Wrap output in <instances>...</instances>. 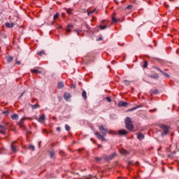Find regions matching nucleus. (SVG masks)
<instances>
[{
	"mask_svg": "<svg viewBox=\"0 0 179 179\" xmlns=\"http://www.w3.org/2000/svg\"><path fill=\"white\" fill-rule=\"evenodd\" d=\"M99 129L101 134L99 131H94V134L96 136L97 139L104 142V141H106V138L104 136H107V134H108V129H106L103 125H101L99 126Z\"/></svg>",
	"mask_w": 179,
	"mask_h": 179,
	"instance_id": "f257e3e1",
	"label": "nucleus"
},
{
	"mask_svg": "<svg viewBox=\"0 0 179 179\" xmlns=\"http://www.w3.org/2000/svg\"><path fill=\"white\" fill-rule=\"evenodd\" d=\"M159 128H161L162 132L161 134V136L164 137L167 136L169 135V133L170 132V129H171V127L170 126L165 124H159Z\"/></svg>",
	"mask_w": 179,
	"mask_h": 179,
	"instance_id": "f03ea898",
	"label": "nucleus"
},
{
	"mask_svg": "<svg viewBox=\"0 0 179 179\" xmlns=\"http://www.w3.org/2000/svg\"><path fill=\"white\" fill-rule=\"evenodd\" d=\"M124 124L129 131H132L134 129V124H132V120L129 117H127L124 120Z\"/></svg>",
	"mask_w": 179,
	"mask_h": 179,
	"instance_id": "7ed1b4c3",
	"label": "nucleus"
},
{
	"mask_svg": "<svg viewBox=\"0 0 179 179\" xmlns=\"http://www.w3.org/2000/svg\"><path fill=\"white\" fill-rule=\"evenodd\" d=\"M116 156H117V153L113 152L109 156L104 155L103 159H105V160H106L107 162H110V160H113V159H114Z\"/></svg>",
	"mask_w": 179,
	"mask_h": 179,
	"instance_id": "20e7f679",
	"label": "nucleus"
},
{
	"mask_svg": "<svg viewBox=\"0 0 179 179\" xmlns=\"http://www.w3.org/2000/svg\"><path fill=\"white\" fill-rule=\"evenodd\" d=\"M128 106H129V103H127V102H125L124 101H121L118 103V106L119 107H127Z\"/></svg>",
	"mask_w": 179,
	"mask_h": 179,
	"instance_id": "39448f33",
	"label": "nucleus"
},
{
	"mask_svg": "<svg viewBox=\"0 0 179 179\" xmlns=\"http://www.w3.org/2000/svg\"><path fill=\"white\" fill-rule=\"evenodd\" d=\"M127 134H128V131H127L125 129H121L118 131V135H120V136H125Z\"/></svg>",
	"mask_w": 179,
	"mask_h": 179,
	"instance_id": "423d86ee",
	"label": "nucleus"
},
{
	"mask_svg": "<svg viewBox=\"0 0 179 179\" xmlns=\"http://www.w3.org/2000/svg\"><path fill=\"white\" fill-rule=\"evenodd\" d=\"M38 121L39 122H44L45 121V115L42 114L39 115V117L38 118Z\"/></svg>",
	"mask_w": 179,
	"mask_h": 179,
	"instance_id": "0eeeda50",
	"label": "nucleus"
},
{
	"mask_svg": "<svg viewBox=\"0 0 179 179\" xmlns=\"http://www.w3.org/2000/svg\"><path fill=\"white\" fill-rule=\"evenodd\" d=\"M156 69L157 71H159V72H161V73H162V75H164V76H166V78H170V75H169V73L162 71V69H160L159 67H157Z\"/></svg>",
	"mask_w": 179,
	"mask_h": 179,
	"instance_id": "6e6552de",
	"label": "nucleus"
},
{
	"mask_svg": "<svg viewBox=\"0 0 179 179\" xmlns=\"http://www.w3.org/2000/svg\"><path fill=\"white\" fill-rule=\"evenodd\" d=\"M40 67H37L34 69H31V73H41V71L39 70Z\"/></svg>",
	"mask_w": 179,
	"mask_h": 179,
	"instance_id": "1a4fd4ad",
	"label": "nucleus"
},
{
	"mask_svg": "<svg viewBox=\"0 0 179 179\" xmlns=\"http://www.w3.org/2000/svg\"><path fill=\"white\" fill-rule=\"evenodd\" d=\"M64 99L68 101L71 99V94L69 92H66L64 94Z\"/></svg>",
	"mask_w": 179,
	"mask_h": 179,
	"instance_id": "9d476101",
	"label": "nucleus"
},
{
	"mask_svg": "<svg viewBox=\"0 0 179 179\" xmlns=\"http://www.w3.org/2000/svg\"><path fill=\"white\" fill-rule=\"evenodd\" d=\"M120 153H121V155H123L124 156H127V155H129V152H128V151H127L125 149L120 150Z\"/></svg>",
	"mask_w": 179,
	"mask_h": 179,
	"instance_id": "9b49d317",
	"label": "nucleus"
},
{
	"mask_svg": "<svg viewBox=\"0 0 179 179\" xmlns=\"http://www.w3.org/2000/svg\"><path fill=\"white\" fill-rule=\"evenodd\" d=\"M137 139H138L139 141H142V139H145V135H143V134L142 133L138 134L137 136Z\"/></svg>",
	"mask_w": 179,
	"mask_h": 179,
	"instance_id": "f8f14e48",
	"label": "nucleus"
},
{
	"mask_svg": "<svg viewBox=\"0 0 179 179\" xmlns=\"http://www.w3.org/2000/svg\"><path fill=\"white\" fill-rule=\"evenodd\" d=\"M12 120L17 121L19 120V115L15 113L11 116Z\"/></svg>",
	"mask_w": 179,
	"mask_h": 179,
	"instance_id": "ddd939ff",
	"label": "nucleus"
},
{
	"mask_svg": "<svg viewBox=\"0 0 179 179\" xmlns=\"http://www.w3.org/2000/svg\"><path fill=\"white\" fill-rule=\"evenodd\" d=\"M23 124H24V117H22L18 122L17 124L20 127H23Z\"/></svg>",
	"mask_w": 179,
	"mask_h": 179,
	"instance_id": "4468645a",
	"label": "nucleus"
},
{
	"mask_svg": "<svg viewBox=\"0 0 179 179\" xmlns=\"http://www.w3.org/2000/svg\"><path fill=\"white\" fill-rule=\"evenodd\" d=\"M5 26H6V27H8V28L13 27L15 26V23H13V22H11V23L6 22Z\"/></svg>",
	"mask_w": 179,
	"mask_h": 179,
	"instance_id": "2eb2a0df",
	"label": "nucleus"
},
{
	"mask_svg": "<svg viewBox=\"0 0 179 179\" xmlns=\"http://www.w3.org/2000/svg\"><path fill=\"white\" fill-rule=\"evenodd\" d=\"M6 59L7 62L10 63V62L13 61V57H12V56H6Z\"/></svg>",
	"mask_w": 179,
	"mask_h": 179,
	"instance_id": "dca6fc26",
	"label": "nucleus"
},
{
	"mask_svg": "<svg viewBox=\"0 0 179 179\" xmlns=\"http://www.w3.org/2000/svg\"><path fill=\"white\" fill-rule=\"evenodd\" d=\"M10 148H11V150H12L14 153H16V152H17V149L16 148V146L13 145V143H11Z\"/></svg>",
	"mask_w": 179,
	"mask_h": 179,
	"instance_id": "f3484780",
	"label": "nucleus"
},
{
	"mask_svg": "<svg viewBox=\"0 0 179 179\" xmlns=\"http://www.w3.org/2000/svg\"><path fill=\"white\" fill-rule=\"evenodd\" d=\"M50 159H54V157H55V152L54 150L50 151Z\"/></svg>",
	"mask_w": 179,
	"mask_h": 179,
	"instance_id": "a211bd4d",
	"label": "nucleus"
},
{
	"mask_svg": "<svg viewBox=\"0 0 179 179\" xmlns=\"http://www.w3.org/2000/svg\"><path fill=\"white\" fill-rule=\"evenodd\" d=\"M82 97L83 98L84 100H86L87 99V95L86 94V91H83L82 92Z\"/></svg>",
	"mask_w": 179,
	"mask_h": 179,
	"instance_id": "6ab92c4d",
	"label": "nucleus"
},
{
	"mask_svg": "<svg viewBox=\"0 0 179 179\" xmlns=\"http://www.w3.org/2000/svg\"><path fill=\"white\" fill-rule=\"evenodd\" d=\"M115 15H117L115 13H113V17L112 18L113 22H114V23H117V22H118L120 20H117V18H115Z\"/></svg>",
	"mask_w": 179,
	"mask_h": 179,
	"instance_id": "aec40b11",
	"label": "nucleus"
},
{
	"mask_svg": "<svg viewBox=\"0 0 179 179\" xmlns=\"http://www.w3.org/2000/svg\"><path fill=\"white\" fill-rule=\"evenodd\" d=\"M37 55H38L39 57H43V55H45V51L41 50V51L38 52L37 53Z\"/></svg>",
	"mask_w": 179,
	"mask_h": 179,
	"instance_id": "412c9836",
	"label": "nucleus"
},
{
	"mask_svg": "<svg viewBox=\"0 0 179 179\" xmlns=\"http://www.w3.org/2000/svg\"><path fill=\"white\" fill-rule=\"evenodd\" d=\"M64 85L63 82H60L58 83L57 85V87L58 89H62V87H64Z\"/></svg>",
	"mask_w": 179,
	"mask_h": 179,
	"instance_id": "4be33fe9",
	"label": "nucleus"
},
{
	"mask_svg": "<svg viewBox=\"0 0 179 179\" xmlns=\"http://www.w3.org/2000/svg\"><path fill=\"white\" fill-rule=\"evenodd\" d=\"M31 107L32 110H35V108H40V105L36 103V104H34V105H31Z\"/></svg>",
	"mask_w": 179,
	"mask_h": 179,
	"instance_id": "5701e85b",
	"label": "nucleus"
},
{
	"mask_svg": "<svg viewBox=\"0 0 179 179\" xmlns=\"http://www.w3.org/2000/svg\"><path fill=\"white\" fill-rule=\"evenodd\" d=\"M150 78H152V79H159V75L154 74V75L150 76Z\"/></svg>",
	"mask_w": 179,
	"mask_h": 179,
	"instance_id": "b1692460",
	"label": "nucleus"
},
{
	"mask_svg": "<svg viewBox=\"0 0 179 179\" xmlns=\"http://www.w3.org/2000/svg\"><path fill=\"white\" fill-rule=\"evenodd\" d=\"M66 10L68 15H72V8H66Z\"/></svg>",
	"mask_w": 179,
	"mask_h": 179,
	"instance_id": "393cba45",
	"label": "nucleus"
},
{
	"mask_svg": "<svg viewBox=\"0 0 179 179\" xmlns=\"http://www.w3.org/2000/svg\"><path fill=\"white\" fill-rule=\"evenodd\" d=\"M157 93H159V90H151V95L152 94H157Z\"/></svg>",
	"mask_w": 179,
	"mask_h": 179,
	"instance_id": "a878e982",
	"label": "nucleus"
},
{
	"mask_svg": "<svg viewBox=\"0 0 179 179\" xmlns=\"http://www.w3.org/2000/svg\"><path fill=\"white\" fill-rule=\"evenodd\" d=\"M59 17V13H56L55 14V15L53 16L54 20H56V19H57V17Z\"/></svg>",
	"mask_w": 179,
	"mask_h": 179,
	"instance_id": "bb28decb",
	"label": "nucleus"
},
{
	"mask_svg": "<svg viewBox=\"0 0 179 179\" xmlns=\"http://www.w3.org/2000/svg\"><path fill=\"white\" fill-rule=\"evenodd\" d=\"M138 108H141V106H136V107H134V108H131V109L129 110V111H134V110H136V109H138Z\"/></svg>",
	"mask_w": 179,
	"mask_h": 179,
	"instance_id": "cd10ccee",
	"label": "nucleus"
},
{
	"mask_svg": "<svg viewBox=\"0 0 179 179\" xmlns=\"http://www.w3.org/2000/svg\"><path fill=\"white\" fill-rule=\"evenodd\" d=\"M28 149L29 150H32V152H34V149H35L34 145H29Z\"/></svg>",
	"mask_w": 179,
	"mask_h": 179,
	"instance_id": "c85d7f7f",
	"label": "nucleus"
},
{
	"mask_svg": "<svg viewBox=\"0 0 179 179\" xmlns=\"http://www.w3.org/2000/svg\"><path fill=\"white\" fill-rule=\"evenodd\" d=\"M65 129H66V131H71V127H69V125L66 124L65 125Z\"/></svg>",
	"mask_w": 179,
	"mask_h": 179,
	"instance_id": "c756f323",
	"label": "nucleus"
},
{
	"mask_svg": "<svg viewBox=\"0 0 179 179\" xmlns=\"http://www.w3.org/2000/svg\"><path fill=\"white\" fill-rule=\"evenodd\" d=\"M99 29H101V30H105V29H107V26L106 25H105V26L101 25V26H99Z\"/></svg>",
	"mask_w": 179,
	"mask_h": 179,
	"instance_id": "7c9ffc66",
	"label": "nucleus"
},
{
	"mask_svg": "<svg viewBox=\"0 0 179 179\" xmlns=\"http://www.w3.org/2000/svg\"><path fill=\"white\" fill-rule=\"evenodd\" d=\"M95 12H96V9H94L93 10L89 11L87 13V15L89 16L90 15H92V13H94Z\"/></svg>",
	"mask_w": 179,
	"mask_h": 179,
	"instance_id": "2f4dec72",
	"label": "nucleus"
},
{
	"mask_svg": "<svg viewBox=\"0 0 179 179\" xmlns=\"http://www.w3.org/2000/svg\"><path fill=\"white\" fill-rule=\"evenodd\" d=\"M143 68H148V61L144 62V64L143 65Z\"/></svg>",
	"mask_w": 179,
	"mask_h": 179,
	"instance_id": "473e14b6",
	"label": "nucleus"
},
{
	"mask_svg": "<svg viewBox=\"0 0 179 179\" xmlns=\"http://www.w3.org/2000/svg\"><path fill=\"white\" fill-rule=\"evenodd\" d=\"M67 27H68L69 29H73L74 26H73V24H69L67 25Z\"/></svg>",
	"mask_w": 179,
	"mask_h": 179,
	"instance_id": "72a5a7b5",
	"label": "nucleus"
},
{
	"mask_svg": "<svg viewBox=\"0 0 179 179\" xmlns=\"http://www.w3.org/2000/svg\"><path fill=\"white\" fill-rule=\"evenodd\" d=\"M127 163H128V164L130 165V166H132V165L135 164L134 163V161H128Z\"/></svg>",
	"mask_w": 179,
	"mask_h": 179,
	"instance_id": "f704fd0d",
	"label": "nucleus"
},
{
	"mask_svg": "<svg viewBox=\"0 0 179 179\" xmlns=\"http://www.w3.org/2000/svg\"><path fill=\"white\" fill-rule=\"evenodd\" d=\"M106 101H107V102L108 103H111V98H110V97H106Z\"/></svg>",
	"mask_w": 179,
	"mask_h": 179,
	"instance_id": "c9c22d12",
	"label": "nucleus"
},
{
	"mask_svg": "<svg viewBox=\"0 0 179 179\" xmlns=\"http://www.w3.org/2000/svg\"><path fill=\"white\" fill-rule=\"evenodd\" d=\"M2 114H6L8 115V114H9V110H5L2 112Z\"/></svg>",
	"mask_w": 179,
	"mask_h": 179,
	"instance_id": "e433bc0d",
	"label": "nucleus"
},
{
	"mask_svg": "<svg viewBox=\"0 0 179 179\" xmlns=\"http://www.w3.org/2000/svg\"><path fill=\"white\" fill-rule=\"evenodd\" d=\"M124 82L125 85H128L131 83V81H128V80H124Z\"/></svg>",
	"mask_w": 179,
	"mask_h": 179,
	"instance_id": "4c0bfd02",
	"label": "nucleus"
},
{
	"mask_svg": "<svg viewBox=\"0 0 179 179\" xmlns=\"http://www.w3.org/2000/svg\"><path fill=\"white\" fill-rule=\"evenodd\" d=\"M66 31H67V33H71V29L67 27V29H66Z\"/></svg>",
	"mask_w": 179,
	"mask_h": 179,
	"instance_id": "58836bf2",
	"label": "nucleus"
},
{
	"mask_svg": "<svg viewBox=\"0 0 179 179\" xmlns=\"http://www.w3.org/2000/svg\"><path fill=\"white\" fill-rule=\"evenodd\" d=\"M95 160L96 162H100V160H101V158H100V157H95Z\"/></svg>",
	"mask_w": 179,
	"mask_h": 179,
	"instance_id": "ea45409f",
	"label": "nucleus"
},
{
	"mask_svg": "<svg viewBox=\"0 0 179 179\" xmlns=\"http://www.w3.org/2000/svg\"><path fill=\"white\" fill-rule=\"evenodd\" d=\"M101 40H103V37L99 36L96 41H101Z\"/></svg>",
	"mask_w": 179,
	"mask_h": 179,
	"instance_id": "a19ab883",
	"label": "nucleus"
},
{
	"mask_svg": "<svg viewBox=\"0 0 179 179\" xmlns=\"http://www.w3.org/2000/svg\"><path fill=\"white\" fill-rule=\"evenodd\" d=\"M3 148H0V155H3Z\"/></svg>",
	"mask_w": 179,
	"mask_h": 179,
	"instance_id": "79ce46f5",
	"label": "nucleus"
},
{
	"mask_svg": "<svg viewBox=\"0 0 179 179\" xmlns=\"http://www.w3.org/2000/svg\"><path fill=\"white\" fill-rule=\"evenodd\" d=\"M127 9H132V5H129V6L127 7Z\"/></svg>",
	"mask_w": 179,
	"mask_h": 179,
	"instance_id": "37998d69",
	"label": "nucleus"
},
{
	"mask_svg": "<svg viewBox=\"0 0 179 179\" xmlns=\"http://www.w3.org/2000/svg\"><path fill=\"white\" fill-rule=\"evenodd\" d=\"M15 64L16 65H20V61H15Z\"/></svg>",
	"mask_w": 179,
	"mask_h": 179,
	"instance_id": "c03bdc74",
	"label": "nucleus"
},
{
	"mask_svg": "<svg viewBox=\"0 0 179 179\" xmlns=\"http://www.w3.org/2000/svg\"><path fill=\"white\" fill-rule=\"evenodd\" d=\"M0 128H1V129H6V127H5L4 126H2V125H1V124H0Z\"/></svg>",
	"mask_w": 179,
	"mask_h": 179,
	"instance_id": "a18cd8bd",
	"label": "nucleus"
},
{
	"mask_svg": "<svg viewBox=\"0 0 179 179\" xmlns=\"http://www.w3.org/2000/svg\"><path fill=\"white\" fill-rule=\"evenodd\" d=\"M57 131L61 132V127H57Z\"/></svg>",
	"mask_w": 179,
	"mask_h": 179,
	"instance_id": "49530a36",
	"label": "nucleus"
},
{
	"mask_svg": "<svg viewBox=\"0 0 179 179\" xmlns=\"http://www.w3.org/2000/svg\"><path fill=\"white\" fill-rule=\"evenodd\" d=\"M23 94H24V92H23L21 95L20 96L19 99H22L23 97Z\"/></svg>",
	"mask_w": 179,
	"mask_h": 179,
	"instance_id": "de8ad7c7",
	"label": "nucleus"
},
{
	"mask_svg": "<svg viewBox=\"0 0 179 179\" xmlns=\"http://www.w3.org/2000/svg\"><path fill=\"white\" fill-rule=\"evenodd\" d=\"M85 179H92V176L90 175L88 177L85 178Z\"/></svg>",
	"mask_w": 179,
	"mask_h": 179,
	"instance_id": "09e8293b",
	"label": "nucleus"
},
{
	"mask_svg": "<svg viewBox=\"0 0 179 179\" xmlns=\"http://www.w3.org/2000/svg\"><path fill=\"white\" fill-rule=\"evenodd\" d=\"M85 27L87 29V30H89V29H90V27L89 25H87V24H85Z\"/></svg>",
	"mask_w": 179,
	"mask_h": 179,
	"instance_id": "8fccbe9b",
	"label": "nucleus"
},
{
	"mask_svg": "<svg viewBox=\"0 0 179 179\" xmlns=\"http://www.w3.org/2000/svg\"><path fill=\"white\" fill-rule=\"evenodd\" d=\"M41 145V141H38V148H40Z\"/></svg>",
	"mask_w": 179,
	"mask_h": 179,
	"instance_id": "3c124183",
	"label": "nucleus"
},
{
	"mask_svg": "<svg viewBox=\"0 0 179 179\" xmlns=\"http://www.w3.org/2000/svg\"><path fill=\"white\" fill-rule=\"evenodd\" d=\"M75 31H76V33H78V34H79V33H80L79 30H78V29H76Z\"/></svg>",
	"mask_w": 179,
	"mask_h": 179,
	"instance_id": "603ef678",
	"label": "nucleus"
},
{
	"mask_svg": "<svg viewBox=\"0 0 179 179\" xmlns=\"http://www.w3.org/2000/svg\"><path fill=\"white\" fill-rule=\"evenodd\" d=\"M109 134H114V131L110 130V131H109Z\"/></svg>",
	"mask_w": 179,
	"mask_h": 179,
	"instance_id": "864d4df0",
	"label": "nucleus"
},
{
	"mask_svg": "<svg viewBox=\"0 0 179 179\" xmlns=\"http://www.w3.org/2000/svg\"><path fill=\"white\" fill-rule=\"evenodd\" d=\"M0 134H5V132L2 130H0Z\"/></svg>",
	"mask_w": 179,
	"mask_h": 179,
	"instance_id": "5fc2aeb1",
	"label": "nucleus"
},
{
	"mask_svg": "<svg viewBox=\"0 0 179 179\" xmlns=\"http://www.w3.org/2000/svg\"><path fill=\"white\" fill-rule=\"evenodd\" d=\"M114 1L115 2V3H117V5H118V1L117 0H114Z\"/></svg>",
	"mask_w": 179,
	"mask_h": 179,
	"instance_id": "6e6d98bb",
	"label": "nucleus"
},
{
	"mask_svg": "<svg viewBox=\"0 0 179 179\" xmlns=\"http://www.w3.org/2000/svg\"><path fill=\"white\" fill-rule=\"evenodd\" d=\"M176 151H173V152H172V155H176Z\"/></svg>",
	"mask_w": 179,
	"mask_h": 179,
	"instance_id": "4d7b16f0",
	"label": "nucleus"
},
{
	"mask_svg": "<svg viewBox=\"0 0 179 179\" xmlns=\"http://www.w3.org/2000/svg\"><path fill=\"white\" fill-rule=\"evenodd\" d=\"M98 148H101V145H98Z\"/></svg>",
	"mask_w": 179,
	"mask_h": 179,
	"instance_id": "13d9d810",
	"label": "nucleus"
},
{
	"mask_svg": "<svg viewBox=\"0 0 179 179\" xmlns=\"http://www.w3.org/2000/svg\"><path fill=\"white\" fill-rule=\"evenodd\" d=\"M91 141H93V138H91Z\"/></svg>",
	"mask_w": 179,
	"mask_h": 179,
	"instance_id": "bf43d9fd",
	"label": "nucleus"
},
{
	"mask_svg": "<svg viewBox=\"0 0 179 179\" xmlns=\"http://www.w3.org/2000/svg\"><path fill=\"white\" fill-rule=\"evenodd\" d=\"M169 157H171V155H169Z\"/></svg>",
	"mask_w": 179,
	"mask_h": 179,
	"instance_id": "052dcab7",
	"label": "nucleus"
},
{
	"mask_svg": "<svg viewBox=\"0 0 179 179\" xmlns=\"http://www.w3.org/2000/svg\"><path fill=\"white\" fill-rule=\"evenodd\" d=\"M0 36H1V32H0Z\"/></svg>",
	"mask_w": 179,
	"mask_h": 179,
	"instance_id": "680f3d73",
	"label": "nucleus"
}]
</instances>
